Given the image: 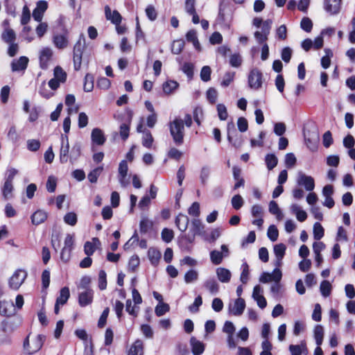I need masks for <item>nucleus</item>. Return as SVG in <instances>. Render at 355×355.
I'll return each instance as SVG.
<instances>
[{
	"instance_id": "f257e3e1",
	"label": "nucleus",
	"mask_w": 355,
	"mask_h": 355,
	"mask_svg": "<svg viewBox=\"0 0 355 355\" xmlns=\"http://www.w3.org/2000/svg\"><path fill=\"white\" fill-rule=\"evenodd\" d=\"M169 130L173 140L176 146H181L184 143V125L182 119L175 118L169 123Z\"/></svg>"
},
{
	"instance_id": "f03ea898",
	"label": "nucleus",
	"mask_w": 355,
	"mask_h": 355,
	"mask_svg": "<svg viewBox=\"0 0 355 355\" xmlns=\"http://www.w3.org/2000/svg\"><path fill=\"white\" fill-rule=\"evenodd\" d=\"M85 49V39L81 34L79 39L73 46V62L75 71H79L82 65V60L84 50Z\"/></svg>"
},
{
	"instance_id": "7ed1b4c3",
	"label": "nucleus",
	"mask_w": 355,
	"mask_h": 355,
	"mask_svg": "<svg viewBox=\"0 0 355 355\" xmlns=\"http://www.w3.org/2000/svg\"><path fill=\"white\" fill-rule=\"evenodd\" d=\"M46 340V336L38 334L33 340L31 345L29 342V335L24 339L23 347L25 353L28 355L37 352L42 347Z\"/></svg>"
},
{
	"instance_id": "20e7f679",
	"label": "nucleus",
	"mask_w": 355,
	"mask_h": 355,
	"mask_svg": "<svg viewBox=\"0 0 355 355\" xmlns=\"http://www.w3.org/2000/svg\"><path fill=\"white\" fill-rule=\"evenodd\" d=\"M26 277L27 273L25 270L21 269L17 270L9 279V287L13 290H18L24 283Z\"/></svg>"
},
{
	"instance_id": "39448f33",
	"label": "nucleus",
	"mask_w": 355,
	"mask_h": 355,
	"mask_svg": "<svg viewBox=\"0 0 355 355\" xmlns=\"http://www.w3.org/2000/svg\"><path fill=\"white\" fill-rule=\"evenodd\" d=\"M272 21L267 19L263 23L261 31H257L254 33V36L259 44H263L268 40L270 34Z\"/></svg>"
},
{
	"instance_id": "423d86ee",
	"label": "nucleus",
	"mask_w": 355,
	"mask_h": 355,
	"mask_svg": "<svg viewBox=\"0 0 355 355\" xmlns=\"http://www.w3.org/2000/svg\"><path fill=\"white\" fill-rule=\"evenodd\" d=\"M20 321L18 318H7L1 323V331L6 334H10L19 326Z\"/></svg>"
},
{
	"instance_id": "0eeeda50",
	"label": "nucleus",
	"mask_w": 355,
	"mask_h": 355,
	"mask_svg": "<svg viewBox=\"0 0 355 355\" xmlns=\"http://www.w3.org/2000/svg\"><path fill=\"white\" fill-rule=\"evenodd\" d=\"M297 183L300 186H303L308 191H312L315 188V181L313 178L307 175L302 171L298 172Z\"/></svg>"
},
{
	"instance_id": "6e6552de",
	"label": "nucleus",
	"mask_w": 355,
	"mask_h": 355,
	"mask_svg": "<svg viewBox=\"0 0 355 355\" xmlns=\"http://www.w3.org/2000/svg\"><path fill=\"white\" fill-rule=\"evenodd\" d=\"M248 83L251 88L257 89L262 85V73L258 69L251 70L248 76Z\"/></svg>"
},
{
	"instance_id": "1a4fd4ad",
	"label": "nucleus",
	"mask_w": 355,
	"mask_h": 355,
	"mask_svg": "<svg viewBox=\"0 0 355 355\" xmlns=\"http://www.w3.org/2000/svg\"><path fill=\"white\" fill-rule=\"evenodd\" d=\"M53 51L49 47L43 48L40 52V67L42 69H47L49 62L53 58Z\"/></svg>"
},
{
	"instance_id": "9d476101",
	"label": "nucleus",
	"mask_w": 355,
	"mask_h": 355,
	"mask_svg": "<svg viewBox=\"0 0 355 355\" xmlns=\"http://www.w3.org/2000/svg\"><path fill=\"white\" fill-rule=\"evenodd\" d=\"M282 277V273L279 268H275L273 271L270 272H263L260 277L259 282L266 284L270 282H280Z\"/></svg>"
},
{
	"instance_id": "9b49d317",
	"label": "nucleus",
	"mask_w": 355,
	"mask_h": 355,
	"mask_svg": "<svg viewBox=\"0 0 355 355\" xmlns=\"http://www.w3.org/2000/svg\"><path fill=\"white\" fill-rule=\"evenodd\" d=\"M334 193V189L331 184L325 185L322 191V194L324 198V200L322 202V205L329 209L332 208L335 205L334 200L332 198Z\"/></svg>"
},
{
	"instance_id": "f8f14e48",
	"label": "nucleus",
	"mask_w": 355,
	"mask_h": 355,
	"mask_svg": "<svg viewBox=\"0 0 355 355\" xmlns=\"http://www.w3.org/2000/svg\"><path fill=\"white\" fill-rule=\"evenodd\" d=\"M127 118L125 122L121 124L119 127L120 137L123 141L127 140L130 135V128L132 122L133 113L131 110H128L126 112Z\"/></svg>"
},
{
	"instance_id": "ddd939ff",
	"label": "nucleus",
	"mask_w": 355,
	"mask_h": 355,
	"mask_svg": "<svg viewBox=\"0 0 355 355\" xmlns=\"http://www.w3.org/2000/svg\"><path fill=\"white\" fill-rule=\"evenodd\" d=\"M68 31L64 28L62 34H56L53 37V43L54 46L59 49H64L69 44Z\"/></svg>"
},
{
	"instance_id": "4468645a",
	"label": "nucleus",
	"mask_w": 355,
	"mask_h": 355,
	"mask_svg": "<svg viewBox=\"0 0 355 355\" xmlns=\"http://www.w3.org/2000/svg\"><path fill=\"white\" fill-rule=\"evenodd\" d=\"M245 308V302L243 298L239 297L233 304H230L228 310L230 314L241 315Z\"/></svg>"
},
{
	"instance_id": "2eb2a0df",
	"label": "nucleus",
	"mask_w": 355,
	"mask_h": 355,
	"mask_svg": "<svg viewBox=\"0 0 355 355\" xmlns=\"http://www.w3.org/2000/svg\"><path fill=\"white\" fill-rule=\"evenodd\" d=\"M48 8V3L46 1L40 0L37 2L36 8L33 11V19L40 22L43 18L44 13Z\"/></svg>"
},
{
	"instance_id": "dca6fc26",
	"label": "nucleus",
	"mask_w": 355,
	"mask_h": 355,
	"mask_svg": "<svg viewBox=\"0 0 355 355\" xmlns=\"http://www.w3.org/2000/svg\"><path fill=\"white\" fill-rule=\"evenodd\" d=\"M342 0H324V8L331 15L339 13Z\"/></svg>"
},
{
	"instance_id": "f3484780",
	"label": "nucleus",
	"mask_w": 355,
	"mask_h": 355,
	"mask_svg": "<svg viewBox=\"0 0 355 355\" xmlns=\"http://www.w3.org/2000/svg\"><path fill=\"white\" fill-rule=\"evenodd\" d=\"M227 139L234 146L240 145L239 135L233 123H228L227 126Z\"/></svg>"
},
{
	"instance_id": "a211bd4d",
	"label": "nucleus",
	"mask_w": 355,
	"mask_h": 355,
	"mask_svg": "<svg viewBox=\"0 0 355 355\" xmlns=\"http://www.w3.org/2000/svg\"><path fill=\"white\" fill-rule=\"evenodd\" d=\"M105 15L107 20H110L114 25H119L122 21V17L118 10H114L112 12L109 6L105 7Z\"/></svg>"
},
{
	"instance_id": "6ab92c4d",
	"label": "nucleus",
	"mask_w": 355,
	"mask_h": 355,
	"mask_svg": "<svg viewBox=\"0 0 355 355\" xmlns=\"http://www.w3.org/2000/svg\"><path fill=\"white\" fill-rule=\"evenodd\" d=\"M94 298V291L92 289H87L78 295V304L81 307H85L92 303Z\"/></svg>"
},
{
	"instance_id": "aec40b11",
	"label": "nucleus",
	"mask_w": 355,
	"mask_h": 355,
	"mask_svg": "<svg viewBox=\"0 0 355 355\" xmlns=\"http://www.w3.org/2000/svg\"><path fill=\"white\" fill-rule=\"evenodd\" d=\"M91 139L92 143L98 146H102L106 141V137L103 131L98 128H95L92 130Z\"/></svg>"
},
{
	"instance_id": "412c9836",
	"label": "nucleus",
	"mask_w": 355,
	"mask_h": 355,
	"mask_svg": "<svg viewBox=\"0 0 355 355\" xmlns=\"http://www.w3.org/2000/svg\"><path fill=\"white\" fill-rule=\"evenodd\" d=\"M28 58L26 56H21L17 60H14L11 63V68L13 71L25 70L28 64Z\"/></svg>"
},
{
	"instance_id": "4be33fe9",
	"label": "nucleus",
	"mask_w": 355,
	"mask_h": 355,
	"mask_svg": "<svg viewBox=\"0 0 355 355\" xmlns=\"http://www.w3.org/2000/svg\"><path fill=\"white\" fill-rule=\"evenodd\" d=\"M15 308L12 302L7 301H0V314L9 318L12 315Z\"/></svg>"
},
{
	"instance_id": "5701e85b",
	"label": "nucleus",
	"mask_w": 355,
	"mask_h": 355,
	"mask_svg": "<svg viewBox=\"0 0 355 355\" xmlns=\"http://www.w3.org/2000/svg\"><path fill=\"white\" fill-rule=\"evenodd\" d=\"M189 223V217L184 214H179L175 220V223L180 231L184 232L187 230Z\"/></svg>"
},
{
	"instance_id": "b1692460",
	"label": "nucleus",
	"mask_w": 355,
	"mask_h": 355,
	"mask_svg": "<svg viewBox=\"0 0 355 355\" xmlns=\"http://www.w3.org/2000/svg\"><path fill=\"white\" fill-rule=\"evenodd\" d=\"M48 214L46 211L38 209L31 216V222L35 225L44 223L47 218Z\"/></svg>"
},
{
	"instance_id": "393cba45",
	"label": "nucleus",
	"mask_w": 355,
	"mask_h": 355,
	"mask_svg": "<svg viewBox=\"0 0 355 355\" xmlns=\"http://www.w3.org/2000/svg\"><path fill=\"white\" fill-rule=\"evenodd\" d=\"M186 40L188 42H191L194 48L198 51H201L200 44L197 37V33L196 30L191 29L186 33Z\"/></svg>"
},
{
	"instance_id": "a878e982",
	"label": "nucleus",
	"mask_w": 355,
	"mask_h": 355,
	"mask_svg": "<svg viewBox=\"0 0 355 355\" xmlns=\"http://www.w3.org/2000/svg\"><path fill=\"white\" fill-rule=\"evenodd\" d=\"M191 351L193 355H200L205 351V345L196 338H191Z\"/></svg>"
},
{
	"instance_id": "bb28decb",
	"label": "nucleus",
	"mask_w": 355,
	"mask_h": 355,
	"mask_svg": "<svg viewBox=\"0 0 355 355\" xmlns=\"http://www.w3.org/2000/svg\"><path fill=\"white\" fill-rule=\"evenodd\" d=\"M161 256V252L155 248H150L148 250V257L150 263L154 266L159 264Z\"/></svg>"
},
{
	"instance_id": "cd10ccee",
	"label": "nucleus",
	"mask_w": 355,
	"mask_h": 355,
	"mask_svg": "<svg viewBox=\"0 0 355 355\" xmlns=\"http://www.w3.org/2000/svg\"><path fill=\"white\" fill-rule=\"evenodd\" d=\"M14 187L12 182H4L1 187V195L5 200H8L13 198Z\"/></svg>"
},
{
	"instance_id": "c85d7f7f",
	"label": "nucleus",
	"mask_w": 355,
	"mask_h": 355,
	"mask_svg": "<svg viewBox=\"0 0 355 355\" xmlns=\"http://www.w3.org/2000/svg\"><path fill=\"white\" fill-rule=\"evenodd\" d=\"M192 232L194 235H200L203 238L205 237L206 231L205 225L199 219H194L192 221Z\"/></svg>"
},
{
	"instance_id": "c756f323",
	"label": "nucleus",
	"mask_w": 355,
	"mask_h": 355,
	"mask_svg": "<svg viewBox=\"0 0 355 355\" xmlns=\"http://www.w3.org/2000/svg\"><path fill=\"white\" fill-rule=\"evenodd\" d=\"M205 288L211 294H216L219 291L220 286L215 278H209L204 283Z\"/></svg>"
},
{
	"instance_id": "7c9ffc66",
	"label": "nucleus",
	"mask_w": 355,
	"mask_h": 355,
	"mask_svg": "<svg viewBox=\"0 0 355 355\" xmlns=\"http://www.w3.org/2000/svg\"><path fill=\"white\" fill-rule=\"evenodd\" d=\"M291 211L293 214H295L297 219L300 221H304L307 218V214L305 211L302 210L300 207L297 204L291 205Z\"/></svg>"
},
{
	"instance_id": "2f4dec72",
	"label": "nucleus",
	"mask_w": 355,
	"mask_h": 355,
	"mask_svg": "<svg viewBox=\"0 0 355 355\" xmlns=\"http://www.w3.org/2000/svg\"><path fill=\"white\" fill-rule=\"evenodd\" d=\"M16 34L10 28H6L1 33V40L6 43H10L16 41Z\"/></svg>"
},
{
	"instance_id": "473e14b6",
	"label": "nucleus",
	"mask_w": 355,
	"mask_h": 355,
	"mask_svg": "<svg viewBox=\"0 0 355 355\" xmlns=\"http://www.w3.org/2000/svg\"><path fill=\"white\" fill-rule=\"evenodd\" d=\"M143 342L138 339L130 347L128 355H143Z\"/></svg>"
},
{
	"instance_id": "72a5a7b5",
	"label": "nucleus",
	"mask_w": 355,
	"mask_h": 355,
	"mask_svg": "<svg viewBox=\"0 0 355 355\" xmlns=\"http://www.w3.org/2000/svg\"><path fill=\"white\" fill-rule=\"evenodd\" d=\"M70 297L69 288L67 286L62 288L60 291V295L56 299L57 304H65Z\"/></svg>"
},
{
	"instance_id": "f704fd0d",
	"label": "nucleus",
	"mask_w": 355,
	"mask_h": 355,
	"mask_svg": "<svg viewBox=\"0 0 355 355\" xmlns=\"http://www.w3.org/2000/svg\"><path fill=\"white\" fill-rule=\"evenodd\" d=\"M69 144H61V147L60 150V161L62 164L67 163L69 160Z\"/></svg>"
},
{
	"instance_id": "c9c22d12",
	"label": "nucleus",
	"mask_w": 355,
	"mask_h": 355,
	"mask_svg": "<svg viewBox=\"0 0 355 355\" xmlns=\"http://www.w3.org/2000/svg\"><path fill=\"white\" fill-rule=\"evenodd\" d=\"M313 335L317 345H321L324 338V329L322 325L318 324L315 327Z\"/></svg>"
},
{
	"instance_id": "e433bc0d",
	"label": "nucleus",
	"mask_w": 355,
	"mask_h": 355,
	"mask_svg": "<svg viewBox=\"0 0 355 355\" xmlns=\"http://www.w3.org/2000/svg\"><path fill=\"white\" fill-rule=\"evenodd\" d=\"M179 84L175 80H167L162 85V89L166 94H171L175 89L178 88Z\"/></svg>"
},
{
	"instance_id": "4c0bfd02",
	"label": "nucleus",
	"mask_w": 355,
	"mask_h": 355,
	"mask_svg": "<svg viewBox=\"0 0 355 355\" xmlns=\"http://www.w3.org/2000/svg\"><path fill=\"white\" fill-rule=\"evenodd\" d=\"M269 211L270 214L275 215L277 220H280L283 218V214L275 201L272 200L270 202Z\"/></svg>"
},
{
	"instance_id": "58836bf2",
	"label": "nucleus",
	"mask_w": 355,
	"mask_h": 355,
	"mask_svg": "<svg viewBox=\"0 0 355 355\" xmlns=\"http://www.w3.org/2000/svg\"><path fill=\"white\" fill-rule=\"evenodd\" d=\"M184 45L185 42L182 39L173 41L171 46V52L173 54H180L183 51Z\"/></svg>"
},
{
	"instance_id": "ea45409f",
	"label": "nucleus",
	"mask_w": 355,
	"mask_h": 355,
	"mask_svg": "<svg viewBox=\"0 0 355 355\" xmlns=\"http://www.w3.org/2000/svg\"><path fill=\"white\" fill-rule=\"evenodd\" d=\"M94 88V76L90 73H87L84 78L83 89L86 92H92Z\"/></svg>"
},
{
	"instance_id": "a19ab883",
	"label": "nucleus",
	"mask_w": 355,
	"mask_h": 355,
	"mask_svg": "<svg viewBox=\"0 0 355 355\" xmlns=\"http://www.w3.org/2000/svg\"><path fill=\"white\" fill-rule=\"evenodd\" d=\"M81 155V147L79 144H76L73 146L70 157L69 158L70 162L73 164Z\"/></svg>"
},
{
	"instance_id": "79ce46f5",
	"label": "nucleus",
	"mask_w": 355,
	"mask_h": 355,
	"mask_svg": "<svg viewBox=\"0 0 355 355\" xmlns=\"http://www.w3.org/2000/svg\"><path fill=\"white\" fill-rule=\"evenodd\" d=\"M128 171V166L126 161L122 160L119 166V180L121 183H123L124 179L126 178Z\"/></svg>"
},
{
	"instance_id": "37998d69",
	"label": "nucleus",
	"mask_w": 355,
	"mask_h": 355,
	"mask_svg": "<svg viewBox=\"0 0 355 355\" xmlns=\"http://www.w3.org/2000/svg\"><path fill=\"white\" fill-rule=\"evenodd\" d=\"M153 137L150 130L144 131V137L142 139V145L147 148H150L153 143Z\"/></svg>"
},
{
	"instance_id": "c03bdc74",
	"label": "nucleus",
	"mask_w": 355,
	"mask_h": 355,
	"mask_svg": "<svg viewBox=\"0 0 355 355\" xmlns=\"http://www.w3.org/2000/svg\"><path fill=\"white\" fill-rule=\"evenodd\" d=\"M243 60L239 53H233L230 55L229 63L232 67L239 68Z\"/></svg>"
},
{
	"instance_id": "a18cd8bd",
	"label": "nucleus",
	"mask_w": 355,
	"mask_h": 355,
	"mask_svg": "<svg viewBox=\"0 0 355 355\" xmlns=\"http://www.w3.org/2000/svg\"><path fill=\"white\" fill-rule=\"evenodd\" d=\"M103 166H98L95 168L94 170L90 171L87 175V178L91 183H96L98 180V178L103 171Z\"/></svg>"
},
{
	"instance_id": "49530a36",
	"label": "nucleus",
	"mask_w": 355,
	"mask_h": 355,
	"mask_svg": "<svg viewBox=\"0 0 355 355\" xmlns=\"http://www.w3.org/2000/svg\"><path fill=\"white\" fill-rule=\"evenodd\" d=\"M265 162L268 170L273 169L278 163V159L274 154H268L266 156Z\"/></svg>"
},
{
	"instance_id": "de8ad7c7",
	"label": "nucleus",
	"mask_w": 355,
	"mask_h": 355,
	"mask_svg": "<svg viewBox=\"0 0 355 355\" xmlns=\"http://www.w3.org/2000/svg\"><path fill=\"white\" fill-rule=\"evenodd\" d=\"M54 78L63 83L67 80V73L61 67L57 66L54 69Z\"/></svg>"
},
{
	"instance_id": "09e8293b",
	"label": "nucleus",
	"mask_w": 355,
	"mask_h": 355,
	"mask_svg": "<svg viewBox=\"0 0 355 355\" xmlns=\"http://www.w3.org/2000/svg\"><path fill=\"white\" fill-rule=\"evenodd\" d=\"M98 288L103 291L107 288V274L104 270H101L98 272Z\"/></svg>"
},
{
	"instance_id": "8fccbe9b",
	"label": "nucleus",
	"mask_w": 355,
	"mask_h": 355,
	"mask_svg": "<svg viewBox=\"0 0 355 355\" xmlns=\"http://www.w3.org/2000/svg\"><path fill=\"white\" fill-rule=\"evenodd\" d=\"M153 227V223L145 218L141 220L139 223V230L141 234L147 233Z\"/></svg>"
},
{
	"instance_id": "3c124183",
	"label": "nucleus",
	"mask_w": 355,
	"mask_h": 355,
	"mask_svg": "<svg viewBox=\"0 0 355 355\" xmlns=\"http://www.w3.org/2000/svg\"><path fill=\"white\" fill-rule=\"evenodd\" d=\"M326 55L323 56L321 59V65L323 68L327 69L331 64V58L333 56L332 51L329 49H324Z\"/></svg>"
},
{
	"instance_id": "603ef678",
	"label": "nucleus",
	"mask_w": 355,
	"mask_h": 355,
	"mask_svg": "<svg viewBox=\"0 0 355 355\" xmlns=\"http://www.w3.org/2000/svg\"><path fill=\"white\" fill-rule=\"evenodd\" d=\"M320 289L322 296L327 297L331 294V285L329 282L324 280L320 284Z\"/></svg>"
},
{
	"instance_id": "864d4df0",
	"label": "nucleus",
	"mask_w": 355,
	"mask_h": 355,
	"mask_svg": "<svg viewBox=\"0 0 355 355\" xmlns=\"http://www.w3.org/2000/svg\"><path fill=\"white\" fill-rule=\"evenodd\" d=\"M170 306L168 304L162 302L157 305L155 309V312L157 316L160 317L168 312Z\"/></svg>"
},
{
	"instance_id": "5fc2aeb1",
	"label": "nucleus",
	"mask_w": 355,
	"mask_h": 355,
	"mask_svg": "<svg viewBox=\"0 0 355 355\" xmlns=\"http://www.w3.org/2000/svg\"><path fill=\"white\" fill-rule=\"evenodd\" d=\"M286 245L283 243H279L274 246V253L276 259H282L285 254Z\"/></svg>"
},
{
	"instance_id": "6e6d98bb",
	"label": "nucleus",
	"mask_w": 355,
	"mask_h": 355,
	"mask_svg": "<svg viewBox=\"0 0 355 355\" xmlns=\"http://www.w3.org/2000/svg\"><path fill=\"white\" fill-rule=\"evenodd\" d=\"M64 221L66 224L74 226L78 221L77 215L74 212H68L64 216Z\"/></svg>"
},
{
	"instance_id": "4d7b16f0",
	"label": "nucleus",
	"mask_w": 355,
	"mask_h": 355,
	"mask_svg": "<svg viewBox=\"0 0 355 355\" xmlns=\"http://www.w3.org/2000/svg\"><path fill=\"white\" fill-rule=\"evenodd\" d=\"M162 239L166 243H170L173 237L174 233L173 231L168 228H164L161 233Z\"/></svg>"
},
{
	"instance_id": "13d9d810",
	"label": "nucleus",
	"mask_w": 355,
	"mask_h": 355,
	"mask_svg": "<svg viewBox=\"0 0 355 355\" xmlns=\"http://www.w3.org/2000/svg\"><path fill=\"white\" fill-rule=\"evenodd\" d=\"M324 228L319 223L313 225V236L315 240H320L324 236Z\"/></svg>"
},
{
	"instance_id": "bf43d9fd",
	"label": "nucleus",
	"mask_w": 355,
	"mask_h": 355,
	"mask_svg": "<svg viewBox=\"0 0 355 355\" xmlns=\"http://www.w3.org/2000/svg\"><path fill=\"white\" fill-rule=\"evenodd\" d=\"M146 15L150 21H155L157 17V12L154 6L148 5L145 10Z\"/></svg>"
},
{
	"instance_id": "052dcab7",
	"label": "nucleus",
	"mask_w": 355,
	"mask_h": 355,
	"mask_svg": "<svg viewBox=\"0 0 355 355\" xmlns=\"http://www.w3.org/2000/svg\"><path fill=\"white\" fill-rule=\"evenodd\" d=\"M242 272L240 277V280L243 284H246L249 279V266L248 264L245 262L241 266Z\"/></svg>"
},
{
	"instance_id": "680f3d73",
	"label": "nucleus",
	"mask_w": 355,
	"mask_h": 355,
	"mask_svg": "<svg viewBox=\"0 0 355 355\" xmlns=\"http://www.w3.org/2000/svg\"><path fill=\"white\" fill-rule=\"evenodd\" d=\"M110 313V309L106 307L102 312L98 321V327L100 329L103 328L107 322V319Z\"/></svg>"
},
{
	"instance_id": "e2e57ef3",
	"label": "nucleus",
	"mask_w": 355,
	"mask_h": 355,
	"mask_svg": "<svg viewBox=\"0 0 355 355\" xmlns=\"http://www.w3.org/2000/svg\"><path fill=\"white\" fill-rule=\"evenodd\" d=\"M262 351L260 355H272L271 353L272 345L268 340H264L261 343Z\"/></svg>"
},
{
	"instance_id": "0e129e2a",
	"label": "nucleus",
	"mask_w": 355,
	"mask_h": 355,
	"mask_svg": "<svg viewBox=\"0 0 355 355\" xmlns=\"http://www.w3.org/2000/svg\"><path fill=\"white\" fill-rule=\"evenodd\" d=\"M217 97H218V92L214 88L210 87L207 91V98L209 103H211L212 105L215 104L216 102V100H217Z\"/></svg>"
},
{
	"instance_id": "69168bd1",
	"label": "nucleus",
	"mask_w": 355,
	"mask_h": 355,
	"mask_svg": "<svg viewBox=\"0 0 355 355\" xmlns=\"http://www.w3.org/2000/svg\"><path fill=\"white\" fill-rule=\"evenodd\" d=\"M211 70L210 67L204 66L200 71V78L204 82H207L211 79Z\"/></svg>"
},
{
	"instance_id": "338daca9",
	"label": "nucleus",
	"mask_w": 355,
	"mask_h": 355,
	"mask_svg": "<svg viewBox=\"0 0 355 355\" xmlns=\"http://www.w3.org/2000/svg\"><path fill=\"white\" fill-rule=\"evenodd\" d=\"M202 304V299L200 295L197 296L192 304L189 306V310L191 313H197L199 311V307Z\"/></svg>"
},
{
	"instance_id": "774afa93",
	"label": "nucleus",
	"mask_w": 355,
	"mask_h": 355,
	"mask_svg": "<svg viewBox=\"0 0 355 355\" xmlns=\"http://www.w3.org/2000/svg\"><path fill=\"white\" fill-rule=\"evenodd\" d=\"M267 235L270 241L273 242L277 241L279 235L277 228L274 225L269 226Z\"/></svg>"
}]
</instances>
